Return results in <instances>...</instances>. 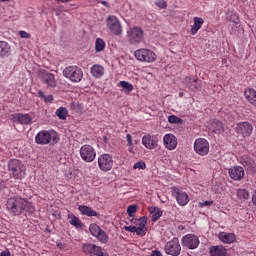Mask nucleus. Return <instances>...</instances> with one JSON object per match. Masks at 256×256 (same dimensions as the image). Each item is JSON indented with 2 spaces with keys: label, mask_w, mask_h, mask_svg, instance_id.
Masks as SVG:
<instances>
[{
  "label": "nucleus",
  "mask_w": 256,
  "mask_h": 256,
  "mask_svg": "<svg viewBox=\"0 0 256 256\" xmlns=\"http://www.w3.org/2000/svg\"><path fill=\"white\" fill-rule=\"evenodd\" d=\"M6 209L8 213L14 217L19 215L27 216L35 213V206H33V203H31L28 199L20 196H13L8 198Z\"/></svg>",
  "instance_id": "1"
},
{
  "label": "nucleus",
  "mask_w": 256,
  "mask_h": 256,
  "mask_svg": "<svg viewBox=\"0 0 256 256\" xmlns=\"http://www.w3.org/2000/svg\"><path fill=\"white\" fill-rule=\"evenodd\" d=\"M8 171L10 177L16 181L25 179V176L27 175V168L19 159H11L8 161Z\"/></svg>",
  "instance_id": "2"
},
{
  "label": "nucleus",
  "mask_w": 256,
  "mask_h": 256,
  "mask_svg": "<svg viewBox=\"0 0 256 256\" xmlns=\"http://www.w3.org/2000/svg\"><path fill=\"white\" fill-rule=\"evenodd\" d=\"M59 140V133L55 130H41L35 136V143L37 145H57Z\"/></svg>",
  "instance_id": "3"
},
{
  "label": "nucleus",
  "mask_w": 256,
  "mask_h": 256,
  "mask_svg": "<svg viewBox=\"0 0 256 256\" xmlns=\"http://www.w3.org/2000/svg\"><path fill=\"white\" fill-rule=\"evenodd\" d=\"M63 76L72 83H81L83 70L79 66H68L63 70Z\"/></svg>",
  "instance_id": "4"
},
{
  "label": "nucleus",
  "mask_w": 256,
  "mask_h": 256,
  "mask_svg": "<svg viewBox=\"0 0 256 256\" xmlns=\"http://www.w3.org/2000/svg\"><path fill=\"white\" fill-rule=\"evenodd\" d=\"M144 32L139 26L131 27L127 30L126 38L130 45H139L143 41Z\"/></svg>",
  "instance_id": "5"
},
{
  "label": "nucleus",
  "mask_w": 256,
  "mask_h": 256,
  "mask_svg": "<svg viewBox=\"0 0 256 256\" xmlns=\"http://www.w3.org/2000/svg\"><path fill=\"white\" fill-rule=\"evenodd\" d=\"M134 57L137 61H141L144 63H155L157 61V54L153 52L151 49L140 48L134 52Z\"/></svg>",
  "instance_id": "6"
},
{
  "label": "nucleus",
  "mask_w": 256,
  "mask_h": 256,
  "mask_svg": "<svg viewBox=\"0 0 256 256\" xmlns=\"http://www.w3.org/2000/svg\"><path fill=\"white\" fill-rule=\"evenodd\" d=\"M106 27L112 33V35H121L123 33V26L121 25V21L115 15H109L106 18Z\"/></svg>",
  "instance_id": "7"
},
{
  "label": "nucleus",
  "mask_w": 256,
  "mask_h": 256,
  "mask_svg": "<svg viewBox=\"0 0 256 256\" xmlns=\"http://www.w3.org/2000/svg\"><path fill=\"white\" fill-rule=\"evenodd\" d=\"M80 157L85 163H93L95 161V157H97V152L93 146L85 144L80 148Z\"/></svg>",
  "instance_id": "8"
},
{
  "label": "nucleus",
  "mask_w": 256,
  "mask_h": 256,
  "mask_svg": "<svg viewBox=\"0 0 256 256\" xmlns=\"http://www.w3.org/2000/svg\"><path fill=\"white\" fill-rule=\"evenodd\" d=\"M164 251L166 255L180 256L181 255V244L179 243V238H173L168 241L164 246Z\"/></svg>",
  "instance_id": "9"
},
{
  "label": "nucleus",
  "mask_w": 256,
  "mask_h": 256,
  "mask_svg": "<svg viewBox=\"0 0 256 256\" xmlns=\"http://www.w3.org/2000/svg\"><path fill=\"white\" fill-rule=\"evenodd\" d=\"M194 152L200 157H205L209 155V141L205 138H198L194 141Z\"/></svg>",
  "instance_id": "10"
},
{
  "label": "nucleus",
  "mask_w": 256,
  "mask_h": 256,
  "mask_svg": "<svg viewBox=\"0 0 256 256\" xmlns=\"http://www.w3.org/2000/svg\"><path fill=\"white\" fill-rule=\"evenodd\" d=\"M82 251L85 253V255L90 256H109L103 247L97 246L95 244H83Z\"/></svg>",
  "instance_id": "11"
},
{
  "label": "nucleus",
  "mask_w": 256,
  "mask_h": 256,
  "mask_svg": "<svg viewBox=\"0 0 256 256\" xmlns=\"http://www.w3.org/2000/svg\"><path fill=\"white\" fill-rule=\"evenodd\" d=\"M98 167L100 171H111L113 169V156L110 154H101L98 156Z\"/></svg>",
  "instance_id": "12"
},
{
  "label": "nucleus",
  "mask_w": 256,
  "mask_h": 256,
  "mask_svg": "<svg viewBox=\"0 0 256 256\" xmlns=\"http://www.w3.org/2000/svg\"><path fill=\"white\" fill-rule=\"evenodd\" d=\"M89 231L93 237H96L100 243H108L109 242V236L105 231L99 227L97 224H90Z\"/></svg>",
  "instance_id": "13"
},
{
  "label": "nucleus",
  "mask_w": 256,
  "mask_h": 256,
  "mask_svg": "<svg viewBox=\"0 0 256 256\" xmlns=\"http://www.w3.org/2000/svg\"><path fill=\"white\" fill-rule=\"evenodd\" d=\"M172 197H175L178 205L185 207L189 203V195L178 187L171 188Z\"/></svg>",
  "instance_id": "14"
},
{
  "label": "nucleus",
  "mask_w": 256,
  "mask_h": 256,
  "mask_svg": "<svg viewBox=\"0 0 256 256\" xmlns=\"http://www.w3.org/2000/svg\"><path fill=\"white\" fill-rule=\"evenodd\" d=\"M200 243L201 241L199 240V237L195 234H186L185 236L182 237V245L187 249H197Z\"/></svg>",
  "instance_id": "15"
},
{
  "label": "nucleus",
  "mask_w": 256,
  "mask_h": 256,
  "mask_svg": "<svg viewBox=\"0 0 256 256\" xmlns=\"http://www.w3.org/2000/svg\"><path fill=\"white\" fill-rule=\"evenodd\" d=\"M241 165L246 169L249 175H255L256 173V163L253 158L248 155H243L240 158Z\"/></svg>",
  "instance_id": "16"
},
{
  "label": "nucleus",
  "mask_w": 256,
  "mask_h": 256,
  "mask_svg": "<svg viewBox=\"0 0 256 256\" xmlns=\"http://www.w3.org/2000/svg\"><path fill=\"white\" fill-rule=\"evenodd\" d=\"M10 120L19 125H31L33 123V117L29 114L15 113L10 116Z\"/></svg>",
  "instance_id": "17"
},
{
  "label": "nucleus",
  "mask_w": 256,
  "mask_h": 256,
  "mask_svg": "<svg viewBox=\"0 0 256 256\" xmlns=\"http://www.w3.org/2000/svg\"><path fill=\"white\" fill-rule=\"evenodd\" d=\"M163 145L168 151H175L177 149V136L171 133L163 136Z\"/></svg>",
  "instance_id": "18"
},
{
  "label": "nucleus",
  "mask_w": 256,
  "mask_h": 256,
  "mask_svg": "<svg viewBox=\"0 0 256 256\" xmlns=\"http://www.w3.org/2000/svg\"><path fill=\"white\" fill-rule=\"evenodd\" d=\"M236 131L242 137H250L253 133V125L249 122H240L236 126Z\"/></svg>",
  "instance_id": "19"
},
{
  "label": "nucleus",
  "mask_w": 256,
  "mask_h": 256,
  "mask_svg": "<svg viewBox=\"0 0 256 256\" xmlns=\"http://www.w3.org/2000/svg\"><path fill=\"white\" fill-rule=\"evenodd\" d=\"M42 83L47 87H57V80H55V74L43 71L40 75Z\"/></svg>",
  "instance_id": "20"
},
{
  "label": "nucleus",
  "mask_w": 256,
  "mask_h": 256,
  "mask_svg": "<svg viewBox=\"0 0 256 256\" xmlns=\"http://www.w3.org/2000/svg\"><path fill=\"white\" fill-rule=\"evenodd\" d=\"M233 181H241L245 177V170L241 166H234L228 170Z\"/></svg>",
  "instance_id": "21"
},
{
  "label": "nucleus",
  "mask_w": 256,
  "mask_h": 256,
  "mask_svg": "<svg viewBox=\"0 0 256 256\" xmlns=\"http://www.w3.org/2000/svg\"><path fill=\"white\" fill-rule=\"evenodd\" d=\"M157 143V137L151 136V134L142 137V145H144L146 149H157Z\"/></svg>",
  "instance_id": "22"
},
{
  "label": "nucleus",
  "mask_w": 256,
  "mask_h": 256,
  "mask_svg": "<svg viewBox=\"0 0 256 256\" xmlns=\"http://www.w3.org/2000/svg\"><path fill=\"white\" fill-rule=\"evenodd\" d=\"M90 73H91L92 77H94V79H101V77H103V75H105V67H103L100 64H94L90 68Z\"/></svg>",
  "instance_id": "23"
},
{
  "label": "nucleus",
  "mask_w": 256,
  "mask_h": 256,
  "mask_svg": "<svg viewBox=\"0 0 256 256\" xmlns=\"http://www.w3.org/2000/svg\"><path fill=\"white\" fill-rule=\"evenodd\" d=\"M11 55V45L7 41L0 40V57L7 59Z\"/></svg>",
  "instance_id": "24"
},
{
  "label": "nucleus",
  "mask_w": 256,
  "mask_h": 256,
  "mask_svg": "<svg viewBox=\"0 0 256 256\" xmlns=\"http://www.w3.org/2000/svg\"><path fill=\"white\" fill-rule=\"evenodd\" d=\"M244 97L252 105L253 107L256 108V91L255 89L252 88H247L244 91Z\"/></svg>",
  "instance_id": "25"
},
{
  "label": "nucleus",
  "mask_w": 256,
  "mask_h": 256,
  "mask_svg": "<svg viewBox=\"0 0 256 256\" xmlns=\"http://www.w3.org/2000/svg\"><path fill=\"white\" fill-rule=\"evenodd\" d=\"M218 238L220 241H222V243H227L228 245L235 243V240L237 239L234 233L227 232H220Z\"/></svg>",
  "instance_id": "26"
},
{
  "label": "nucleus",
  "mask_w": 256,
  "mask_h": 256,
  "mask_svg": "<svg viewBox=\"0 0 256 256\" xmlns=\"http://www.w3.org/2000/svg\"><path fill=\"white\" fill-rule=\"evenodd\" d=\"M78 211H80V213L82 215H86V217H98L99 216V213H97V211H95L91 207L85 206V205H79Z\"/></svg>",
  "instance_id": "27"
},
{
  "label": "nucleus",
  "mask_w": 256,
  "mask_h": 256,
  "mask_svg": "<svg viewBox=\"0 0 256 256\" xmlns=\"http://www.w3.org/2000/svg\"><path fill=\"white\" fill-rule=\"evenodd\" d=\"M148 211L152 215L153 223H155L156 221H159V219H161V217L163 216V211H161V208L157 206L150 207Z\"/></svg>",
  "instance_id": "28"
},
{
  "label": "nucleus",
  "mask_w": 256,
  "mask_h": 256,
  "mask_svg": "<svg viewBox=\"0 0 256 256\" xmlns=\"http://www.w3.org/2000/svg\"><path fill=\"white\" fill-rule=\"evenodd\" d=\"M210 130L213 131V133H223V122L217 119L211 120Z\"/></svg>",
  "instance_id": "29"
},
{
  "label": "nucleus",
  "mask_w": 256,
  "mask_h": 256,
  "mask_svg": "<svg viewBox=\"0 0 256 256\" xmlns=\"http://www.w3.org/2000/svg\"><path fill=\"white\" fill-rule=\"evenodd\" d=\"M210 255L211 256H226L227 249L223 246H211L210 247Z\"/></svg>",
  "instance_id": "30"
},
{
  "label": "nucleus",
  "mask_w": 256,
  "mask_h": 256,
  "mask_svg": "<svg viewBox=\"0 0 256 256\" xmlns=\"http://www.w3.org/2000/svg\"><path fill=\"white\" fill-rule=\"evenodd\" d=\"M203 23H205L203 18L195 17L194 18V24H193V26L191 28V35H197L199 29H201V27L203 26Z\"/></svg>",
  "instance_id": "31"
},
{
  "label": "nucleus",
  "mask_w": 256,
  "mask_h": 256,
  "mask_svg": "<svg viewBox=\"0 0 256 256\" xmlns=\"http://www.w3.org/2000/svg\"><path fill=\"white\" fill-rule=\"evenodd\" d=\"M68 219H69L70 225H72L76 229H81V227H83V222H81V219L75 216V214L73 213L68 214Z\"/></svg>",
  "instance_id": "32"
},
{
  "label": "nucleus",
  "mask_w": 256,
  "mask_h": 256,
  "mask_svg": "<svg viewBox=\"0 0 256 256\" xmlns=\"http://www.w3.org/2000/svg\"><path fill=\"white\" fill-rule=\"evenodd\" d=\"M236 197L239 199V201H247V199L251 197V194L249 193V190L245 188H239L236 190Z\"/></svg>",
  "instance_id": "33"
},
{
  "label": "nucleus",
  "mask_w": 256,
  "mask_h": 256,
  "mask_svg": "<svg viewBox=\"0 0 256 256\" xmlns=\"http://www.w3.org/2000/svg\"><path fill=\"white\" fill-rule=\"evenodd\" d=\"M184 82L191 91L197 90V78L186 77Z\"/></svg>",
  "instance_id": "34"
},
{
  "label": "nucleus",
  "mask_w": 256,
  "mask_h": 256,
  "mask_svg": "<svg viewBox=\"0 0 256 256\" xmlns=\"http://www.w3.org/2000/svg\"><path fill=\"white\" fill-rule=\"evenodd\" d=\"M67 108L61 106L56 110V116L58 117V119H62V121H65V119H67Z\"/></svg>",
  "instance_id": "35"
},
{
  "label": "nucleus",
  "mask_w": 256,
  "mask_h": 256,
  "mask_svg": "<svg viewBox=\"0 0 256 256\" xmlns=\"http://www.w3.org/2000/svg\"><path fill=\"white\" fill-rule=\"evenodd\" d=\"M105 49V41L101 38H97L95 41V51L96 53H101Z\"/></svg>",
  "instance_id": "36"
},
{
  "label": "nucleus",
  "mask_w": 256,
  "mask_h": 256,
  "mask_svg": "<svg viewBox=\"0 0 256 256\" xmlns=\"http://www.w3.org/2000/svg\"><path fill=\"white\" fill-rule=\"evenodd\" d=\"M119 87H122L126 93H131V91H133V84L127 81H120Z\"/></svg>",
  "instance_id": "37"
},
{
  "label": "nucleus",
  "mask_w": 256,
  "mask_h": 256,
  "mask_svg": "<svg viewBox=\"0 0 256 256\" xmlns=\"http://www.w3.org/2000/svg\"><path fill=\"white\" fill-rule=\"evenodd\" d=\"M134 233H136V235H140V237H145V235L147 233V228L136 227V230Z\"/></svg>",
  "instance_id": "38"
},
{
  "label": "nucleus",
  "mask_w": 256,
  "mask_h": 256,
  "mask_svg": "<svg viewBox=\"0 0 256 256\" xmlns=\"http://www.w3.org/2000/svg\"><path fill=\"white\" fill-rule=\"evenodd\" d=\"M127 213L129 217H133L134 213H137V205H130L127 208Z\"/></svg>",
  "instance_id": "39"
},
{
  "label": "nucleus",
  "mask_w": 256,
  "mask_h": 256,
  "mask_svg": "<svg viewBox=\"0 0 256 256\" xmlns=\"http://www.w3.org/2000/svg\"><path fill=\"white\" fill-rule=\"evenodd\" d=\"M229 21L232 23H235V25L239 24V14L238 13H232L229 17Z\"/></svg>",
  "instance_id": "40"
},
{
  "label": "nucleus",
  "mask_w": 256,
  "mask_h": 256,
  "mask_svg": "<svg viewBox=\"0 0 256 256\" xmlns=\"http://www.w3.org/2000/svg\"><path fill=\"white\" fill-rule=\"evenodd\" d=\"M146 168H147V164H145L144 161H139L135 163L133 166V169H146Z\"/></svg>",
  "instance_id": "41"
},
{
  "label": "nucleus",
  "mask_w": 256,
  "mask_h": 256,
  "mask_svg": "<svg viewBox=\"0 0 256 256\" xmlns=\"http://www.w3.org/2000/svg\"><path fill=\"white\" fill-rule=\"evenodd\" d=\"M155 5L159 7V9H166L167 8V2L165 0H157L155 2Z\"/></svg>",
  "instance_id": "42"
},
{
  "label": "nucleus",
  "mask_w": 256,
  "mask_h": 256,
  "mask_svg": "<svg viewBox=\"0 0 256 256\" xmlns=\"http://www.w3.org/2000/svg\"><path fill=\"white\" fill-rule=\"evenodd\" d=\"M168 121L172 124H175V123H181V118L175 116V115H171L168 117Z\"/></svg>",
  "instance_id": "43"
},
{
  "label": "nucleus",
  "mask_w": 256,
  "mask_h": 256,
  "mask_svg": "<svg viewBox=\"0 0 256 256\" xmlns=\"http://www.w3.org/2000/svg\"><path fill=\"white\" fill-rule=\"evenodd\" d=\"M138 227L146 228L145 225H147V217L142 216L138 219Z\"/></svg>",
  "instance_id": "44"
},
{
  "label": "nucleus",
  "mask_w": 256,
  "mask_h": 256,
  "mask_svg": "<svg viewBox=\"0 0 256 256\" xmlns=\"http://www.w3.org/2000/svg\"><path fill=\"white\" fill-rule=\"evenodd\" d=\"M19 35L22 39H31V34L27 33L26 31H20Z\"/></svg>",
  "instance_id": "45"
},
{
  "label": "nucleus",
  "mask_w": 256,
  "mask_h": 256,
  "mask_svg": "<svg viewBox=\"0 0 256 256\" xmlns=\"http://www.w3.org/2000/svg\"><path fill=\"white\" fill-rule=\"evenodd\" d=\"M137 226H124V231H129L130 233H135Z\"/></svg>",
  "instance_id": "46"
},
{
  "label": "nucleus",
  "mask_w": 256,
  "mask_h": 256,
  "mask_svg": "<svg viewBox=\"0 0 256 256\" xmlns=\"http://www.w3.org/2000/svg\"><path fill=\"white\" fill-rule=\"evenodd\" d=\"M126 141H127V145H133V137L131 136V134H127L126 135Z\"/></svg>",
  "instance_id": "47"
},
{
  "label": "nucleus",
  "mask_w": 256,
  "mask_h": 256,
  "mask_svg": "<svg viewBox=\"0 0 256 256\" xmlns=\"http://www.w3.org/2000/svg\"><path fill=\"white\" fill-rule=\"evenodd\" d=\"M52 101H53V95H47L44 97L45 103H52Z\"/></svg>",
  "instance_id": "48"
},
{
  "label": "nucleus",
  "mask_w": 256,
  "mask_h": 256,
  "mask_svg": "<svg viewBox=\"0 0 256 256\" xmlns=\"http://www.w3.org/2000/svg\"><path fill=\"white\" fill-rule=\"evenodd\" d=\"M150 256H163V254L159 250H153Z\"/></svg>",
  "instance_id": "49"
},
{
  "label": "nucleus",
  "mask_w": 256,
  "mask_h": 256,
  "mask_svg": "<svg viewBox=\"0 0 256 256\" xmlns=\"http://www.w3.org/2000/svg\"><path fill=\"white\" fill-rule=\"evenodd\" d=\"M129 153L134 154L135 153V146L133 144L127 145Z\"/></svg>",
  "instance_id": "50"
},
{
  "label": "nucleus",
  "mask_w": 256,
  "mask_h": 256,
  "mask_svg": "<svg viewBox=\"0 0 256 256\" xmlns=\"http://www.w3.org/2000/svg\"><path fill=\"white\" fill-rule=\"evenodd\" d=\"M38 97L44 101L46 95H45V93H43V91L39 90V91H38Z\"/></svg>",
  "instance_id": "51"
},
{
  "label": "nucleus",
  "mask_w": 256,
  "mask_h": 256,
  "mask_svg": "<svg viewBox=\"0 0 256 256\" xmlns=\"http://www.w3.org/2000/svg\"><path fill=\"white\" fill-rule=\"evenodd\" d=\"M252 203L256 207V189L254 190V192L252 194Z\"/></svg>",
  "instance_id": "52"
},
{
  "label": "nucleus",
  "mask_w": 256,
  "mask_h": 256,
  "mask_svg": "<svg viewBox=\"0 0 256 256\" xmlns=\"http://www.w3.org/2000/svg\"><path fill=\"white\" fill-rule=\"evenodd\" d=\"M0 256H11V252L9 250H4L1 252Z\"/></svg>",
  "instance_id": "53"
},
{
  "label": "nucleus",
  "mask_w": 256,
  "mask_h": 256,
  "mask_svg": "<svg viewBox=\"0 0 256 256\" xmlns=\"http://www.w3.org/2000/svg\"><path fill=\"white\" fill-rule=\"evenodd\" d=\"M100 3H101V5H103L104 7L109 8V3H108L107 1L102 0Z\"/></svg>",
  "instance_id": "54"
},
{
  "label": "nucleus",
  "mask_w": 256,
  "mask_h": 256,
  "mask_svg": "<svg viewBox=\"0 0 256 256\" xmlns=\"http://www.w3.org/2000/svg\"><path fill=\"white\" fill-rule=\"evenodd\" d=\"M213 201H205L204 206L207 207L209 205H212Z\"/></svg>",
  "instance_id": "55"
},
{
  "label": "nucleus",
  "mask_w": 256,
  "mask_h": 256,
  "mask_svg": "<svg viewBox=\"0 0 256 256\" xmlns=\"http://www.w3.org/2000/svg\"><path fill=\"white\" fill-rule=\"evenodd\" d=\"M57 1H60L61 3H67V1L69 0H57Z\"/></svg>",
  "instance_id": "56"
},
{
  "label": "nucleus",
  "mask_w": 256,
  "mask_h": 256,
  "mask_svg": "<svg viewBox=\"0 0 256 256\" xmlns=\"http://www.w3.org/2000/svg\"><path fill=\"white\" fill-rule=\"evenodd\" d=\"M104 143H107V136L103 137Z\"/></svg>",
  "instance_id": "57"
},
{
  "label": "nucleus",
  "mask_w": 256,
  "mask_h": 256,
  "mask_svg": "<svg viewBox=\"0 0 256 256\" xmlns=\"http://www.w3.org/2000/svg\"><path fill=\"white\" fill-rule=\"evenodd\" d=\"M58 247H60V249H63V244H58Z\"/></svg>",
  "instance_id": "58"
},
{
  "label": "nucleus",
  "mask_w": 256,
  "mask_h": 256,
  "mask_svg": "<svg viewBox=\"0 0 256 256\" xmlns=\"http://www.w3.org/2000/svg\"><path fill=\"white\" fill-rule=\"evenodd\" d=\"M179 97H183V92H179Z\"/></svg>",
  "instance_id": "59"
},
{
  "label": "nucleus",
  "mask_w": 256,
  "mask_h": 256,
  "mask_svg": "<svg viewBox=\"0 0 256 256\" xmlns=\"http://www.w3.org/2000/svg\"><path fill=\"white\" fill-rule=\"evenodd\" d=\"M0 1L5 2V1H9V0H0Z\"/></svg>",
  "instance_id": "60"
},
{
  "label": "nucleus",
  "mask_w": 256,
  "mask_h": 256,
  "mask_svg": "<svg viewBox=\"0 0 256 256\" xmlns=\"http://www.w3.org/2000/svg\"><path fill=\"white\" fill-rule=\"evenodd\" d=\"M242 1H247V0H242Z\"/></svg>",
  "instance_id": "61"
}]
</instances>
